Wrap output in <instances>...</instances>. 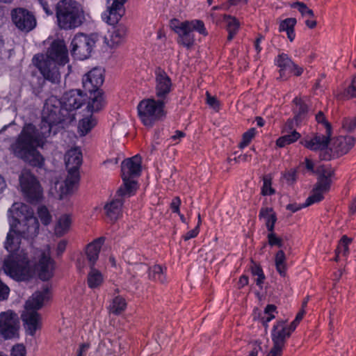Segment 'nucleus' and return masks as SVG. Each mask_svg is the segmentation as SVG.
Returning a JSON list of instances; mask_svg holds the SVG:
<instances>
[{"instance_id": "obj_1", "label": "nucleus", "mask_w": 356, "mask_h": 356, "mask_svg": "<svg viewBox=\"0 0 356 356\" xmlns=\"http://www.w3.org/2000/svg\"><path fill=\"white\" fill-rule=\"evenodd\" d=\"M56 106L47 102L42 113L40 128L33 124H26L19 134L10 145V152L17 158L31 166L41 168L44 159L38 150L43 147L46 138L49 136L53 126L65 121Z\"/></svg>"}, {"instance_id": "obj_2", "label": "nucleus", "mask_w": 356, "mask_h": 356, "mask_svg": "<svg viewBox=\"0 0 356 356\" xmlns=\"http://www.w3.org/2000/svg\"><path fill=\"white\" fill-rule=\"evenodd\" d=\"M36 235L29 232H22L19 230H13L12 225H10L4 245L10 255L4 261L3 270L6 275L15 280H27L31 276L29 259L26 253L20 249V243L22 237H33Z\"/></svg>"}, {"instance_id": "obj_3", "label": "nucleus", "mask_w": 356, "mask_h": 356, "mask_svg": "<svg viewBox=\"0 0 356 356\" xmlns=\"http://www.w3.org/2000/svg\"><path fill=\"white\" fill-rule=\"evenodd\" d=\"M33 60L44 79L52 83H59L60 74L57 65H65L69 61L65 42L61 40H54L49 47L45 57L43 55H35Z\"/></svg>"}, {"instance_id": "obj_4", "label": "nucleus", "mask_w": 356, "mask_h": 356, "mask_svg": "<svg viewBox=\"0 0 356 356\" xmlns=\"http://www.w3.org/2000/svg\"><path fill=\"white\" fill-rule=\"evenodd\" d=\"M50 298L48 288L35 292L25 305V310L21 318L24 323L26 332L31 336L35 334L37 330L41 327V316L38 310L42 307L46 301Z\"/></svg>"}, {"instance_id": "obj_5", "label": "nucleus", "mask_w": 356, "mask_h": 356, "mask_svg": "<svg viewBox=\"0 0 356 356\" xmlns=\"http://www.w3.org/2000/svg\"><path fill=\"white\" fill-rule=\"evenodd\" d=\"M56 15L58 26L64 30L79 27L84 19L82 8L75 0H60L56 6Z\"/></svg>"}, {"instance_id": "obj_6", "label": "nucleus", "mask_w": 356, "mask_h": 356, "mask_svg": "<svg viewBox=\"0 0 356 356\" xmlns=\"http://www.w3.org/2000/svg\"><path fill=\"white\" fill-rule=\"evenodd\" d=\"M10 211L13 214L10 222L13 230L38 234L39 222L30 206L22 202H15L13 204Z\"/></svg>"}, {"instance_id": "obj_7", "label": "nucleus", "mask_w": 356, "mask_h": 356, "mask_svg": "<svg viewBox=\"0 0 356 356\" xmlns=\"http://www.w3.org/2000/svg\"><path fill=\"white\" fill-rule=\"evenodd\" d=\"M170 27L178 35L177 43L187 49H190L195 43L194 31L203 35L208 34L204 22L199 19L180 22L175 18L170 21Z\"/></svg>"}, {"instance_id": "obj_8", "label": "nucleus", "mask_w": 356, "mask_h": 356, "mask_svg": "<svg viewBox=\"0 0 356 356\" xmlns=\"http://www.w3.org/2000/svg\"><path fill=\"white\" fill-rule=\"evenodd\" d=\"M123 185L117 191L119 196H131L137 188V183L132 179L141 172V159L138 155L124 160L121 164Z\"/></svg>"}, {"instance_id": "obj_9", "label": "nucleus", "mask_w": 356, "mask_h": 356, "mask_svg": "<svg viewBox=\"0 0 356 356\" xmlns=\"http://www.w3.org/2000/svg\"><path fill=\"white\" fill-rule=\"evenodd\" d=\"M68 175L65 186H60L59 197L62 199L65 195L73 191L79 181V169L82 163V154L79 149L73 148L67 151L65 156Z\"/></svg>"}, {"instance_id": "obj_10", "label": "nucleus", "mask_w": 356, "mask_h": 356, "mask_svg": "<svg viewBox=\"0 0 356 356\" xmlns=\"http://www.w3.org/2000/svg\"><path fill=\"white\" fill-rule=\"evenodd\" d=\"M167 101L154 98L141 100L137 106L138 114L142 123L152 127L156 122L165 118L166 112L165 105Z\"/></svg>"}, {"instance_id": "obj_11", "label": "nucleus", "mask_w": 356, "mask_h": 356, "mask_svg": "<svg viewBox=\"0 0 356 356\" xmlns=\"http://www.w3.org/2000/svg\"><path fill=\"white\" fill-rule=\"evenodd\" d=\"M318 172L319 173L318 181L313 189L312 194L308 197L303 207L321 202L324 197V194L330 190L334 171L331 168L321 166L318 169Z\"/></svg>"}, {"instance_id": "obj_12", "label": "nucleus", "mask_w": 356, "mask_h": 356, "mask_svg": "<svg viewBox=\"0 0 356 356\" xmlns=\"http://www.w3.org/2000/svg\"><path fill=\"white\" fill-rule=\"evenodd\" d=\"M19 184L23 195L29 202H38L42 197L41 186L34 175L23 170L19 176Z\"/></svg>"}, {"instance_id": "obj_13", "label": "nucleus", "mask_w": 356, "mask_h": 356, "mask_svg": "<svg viewBox=\"0 0 356 356\" xmlns=\"http://www.w3.org/2000/svg\"><path fill=\"white\" fill-rule=\"evenodd\" d=\"M85 100V95L80 90H71L66 92L59 102L60 106H57L63 120H72L74 116L70 114V112L80 108Z\"/></svg>"}, {"instance_id": "obj_14", "label": "nucleus", "mask_w": 356, "mask_h": 356, "mask_svg": "<svg viewBox=\"0 0 356 356\" xmlns=\"http://www.w3.org/2000/svg\"><path fill=\"white\" fill-rule=\"evenodd\" d=\"M97 41L95 35H87L79 33L74 35L71 42V54L77 59L88 58Z\"/></svg>"}, {"instance_id": "obj_15", "label": "nucleus", "mask_w": 356, "mask_h": 356, "mask_svg": "<svg viewBox=\"0 0 356 356\" xmlns=\"http://www.w3.org/2000/svg\"><path fill=\"white\" fill-rule=\"evenodd\" d=\"M19 319L17 315L11 310L0 313V337L4 339H11L19 337Z\"/></svg>"}, {"instance_id": "obj_16", "label": "nucleus", "mask_w": 356, "mask_h": 356, "mask_svg": "<svg viewBox=\"0 0 356 356\" xmlns=\"http://www.w3.org/2000/svg\"><path fill=\"white\" fill-rule=\"evenodd\" d=\"M290 336L285 328L284 322L280 321L275 325L272 331L273 346L267 356H281L286 339L289 338Z\"/></svg>"}, {"instance_id": "obj_17", "label": "nucleus", "mask_w": 356, "mask_h": 356, "mask_svg": "<svg viewBox=\"0 0 356 356\" xmlns=\"http://www.w3.org/2000/svg\"><path fill=\"white\" fill-rule=\"evenodd\" d=\"M275 65L280 68L278 79L281 80H286L291 74L300 76L303 72V68L295 64L286 54H280L275 58Z\"/></svg>"}, {"instance_id": "obj_18", "label": "nucleus", "mask_w": 356, "mask_h": 356, "mask_svg": "<svg viewBox=\"0 0 356 356\" xmlns=\"http://www.w3.org/2000/svg\"><path fill=\"white\" fill-rule=\"evenodd\" d=\"M155 94L158 99L166 101L173 89L170 77L160 67L155 70Z\"/></svg>"}, {"instance_id": "obj_19", "label": "nucleus", "mask_w": 356, "mask_h": 356, "mask_svg": "<svg viewBox=\"0 0 356 356\" xmlns=\"http://www.w3.org/2000/svg\"><path fill=\"white\" fill-rule=\"evenodd\" d=\"M12 20L15 26L21 31L29 32L36 26L34 15L24 8H17L12 12Z\"/></svg>"}, {"instance_id": "obj_20", "label": "nucleus", "mask_w": 356, "mask_h": 356, "mask_svg": "<svg viewBox=\"0 0 356 356\" xmlns=\"http://www.w3.org/2000/svg\"><path fill=\"white\" fill-rule=\"evenodd\" d=\"M36 270L38 272L39 277L42 280H48L53 276L54 261L51 258L49 247L40 253L38 263L36 265Z\"/></svg>"}, {"instance_id": "obj_21", "label": "nucleus", "mask_w": 356, "mask_h": 356, "mask_svg": "<svg viewBox=\"0 0 356 356\" xmlns=\"http://www.w3.org/2000/svg\"><path fill=\"white\" fill-rule=\"evenodd\" d=\"M104 83L103 72L100 68H93L83 78V86L86 92L90 94L92 92L99 91V87Z\"/></svg>"}, {"instance_id": "obj_22", "label": "nucleus", "mask_w": 356, "mask_h": 356, "mask_svg": "<svg viewBox=\"0 0 356 356\" xmlns=\"http://www.w3.org/2000/svg\"><path fill=\"white\" fill-rule=\"evenodd\" d=\"M127 0H107V22L110 24H116L124 15V3Z\"/></svg>"}, {"instance_id": "obj_23", "label": "nucleus", "mask_w": 356, "mask_h": 356, "mask_svg": "<svg viewBox=\"0 0 356 356\" xmlns=\"http://www.w3.org/2000/svg\"><path fill=\"white\" fill-rule=\"evenodd\" d=\"M330 135H316L312 138H305L301 140V144L307 149L313 151L323 150L329 143Z\"/></svg>"}, {"instance_id": "obj_24", "label": "nucleus", "mask_w": 356, "mask_h": 356, "mask_svg": "<svg viewBox=\"0 0 356 356\" xmlns=\"http://www.w3.org/2000/svg\"><path fill=\"white\" fill-rule=\"evenodd\" d=\"M355 144V138L350 136H340L334 142V151L339 156L347 154Z\"/></svg>"}, {"instance_id": "obj_25", "label": "nucleus", "mask_w": 356, "mask_h": 356, "mask_svg": "<svg viewBox=\"0 0 356 356\" xmlns=\"http://www.w3.org/2000/svg\"><path fill=\"white\" fill-rule=\"evenodd\" d=\"M117 195L119 197V198L113 200L109 203L106 204L104 207L106 215L111 220H116L122 215L123 204L122 198L126 197H121L118 194Z\"/></svg>"}, {"instance_id": "obj_26", "label": "nucleus", "mask_w": 356, "mask_h": 356, "mask_svg": "<svg viewBox=\"0 0 356 356\" xmlns=\"http://www.w3.org/2000/svg\"><path fill=\"white\" fill-rule=\"evenodd\" d=\"M104 242V237H99L92 243H89L86 248V254L90 266H94L99 257V253Z\"/></svg>"}, {"instance_id": "obj_27", "label": "nucleus", "mask_w": 356, "mask_h": 356, "mask_svg": "<svg viewBox=\"0 0 356 356\" xmlns=\"http://www.w3.org/2000/svg\"><path fill=\"white\" fill-rule=\"evenodd\" d=\"M259 219H264L268 232L275 229V224L277 221V216L273 208L261 207L259 214Z\"/></svg>"}, {"instance_id": "obj_28", "label": "nucleus", "mask_w": 356, "mask_h": 356, "mask_svg": "<svg viewBox=\"0 0 356 356\" xmlns=\"http://www.w3.org/2000/svg\"><path fill=\"white\" fill-rule=\"evenodd\" d=\"M127 34V27L122 24H119L110 33L107 44L111 47H114L120 44Z\"/></svg>"}, {"instance_id": "obj_29", "label": "nucleus", "mask_w": 356, "mask_h": 356, "mask_svg": "<svg viewBox=\"0 0 356 356\" xmlns=\"http://www.w3.org/2000/svg\"><path fill=\"white\" fill-rule=\"evenodd\" d=\"M223 19L226 23V30L228 32L227 40L230 41L238 33L240 23L235 17L229 15H224Z\"/></svg>"}, {"instance_id": "obj_30", "label": "nucleus", "mask_w": 356, "mask_h": 356, "mask_svg": "<svg viewBox=\"0 0 356 356\" xmlns=\"http://www.w3.org/2000/svg\"><path fill=\"white\" fill-rule=\"evenodd\" d=\"M104 282V277L102 273L94 268L90 266V270L88 274L87 284L90 289H96L99 287Z\"/></svg>"}, {"instance_id": "obj_31", "label": "nucleus", "mask_w": 356, "mask_h": 356, "mask_svg": "<svg viewBox=\"0 0 356 356\" xmlns=\"http://www.w3.org/2000/svg\"><path fill=\"white\" fill-rule=\"evenodd\" d=\"M296 18L290 17L282 20L279 26V31H286L287 37L291 42L293 41L296 33L294 32V26L296 24Z\"/></svg>"}, {"instance_id": "obj_32", "label": "nucleus", "mask_w": 356, "mask_h": 356, "mask_svg": "<svg viewBox=\"0 0 356 356\" xmlns=\"http://www.w3.org/2000/svg\"><path fill=\"white\" fill-rule=\"evenodd\" d=\"M165 268L160 265H154L149 268V278L151 280L163 284L166 282Z\"/></svg>"}, {"instance_id": "obj_33", "label": "nucleus", "mask_w": 356, "mask_h": 356, "mask_svg": "<svg viewBox=\"0 0 356 356\" xmlns=\"http://www.w3.org/2000/svg\"><path fill=\"white\" fill-rule=\"evenodd\" d=\"M293 103L295 104L293 108L295 120L296 122H300L307 115L308 106L301 98L298 97H296L293 99Z\"/></svg>"}, {"instance_id": "obj_34", "label": "nucleus", "mask_w": 356, "mask_h": 356, "mask_svg": "<svg viewBox=\"0 0 356 356\" xmlns=\"http://www.w3.org/2000/svg\"><path fill=\"white\" fill-rule=\"evenodd\" d=\"M71 218L68 215L61 216L55 227V234L58 236H62L64 235L70 229L71 225Z\"/></svg>"}, {"instance_id": "obj_35", "label": "nucleus", "mask_w": 356, "mask_h": 356, "mask_svg": "<svg viewBox=\"0 0 356 356\" xmlns=\"http://www.w3.org/2000/svg\"><path fill=\"white\" fill-rule=\"evenodd\" d=\"M90 101L88 102V108L91 112H96L99 111L103 106V97L100 91L92 92L90 95Z\"/></svg>"}, {"instance_id": "obj_36", "label": "nucleus", "mask_w": 356, "mask_h": 356, "mask_svg": "<svg viewBox=\"0 0 356 356\" xmlns=\"http://www.w3.org/2000/svg\"><path fill=\"white\" fill-rule=\"evenodd\" d=\"M275 264L277 271L279 274L284 277L286 273V256L283 250L277 251L275 257Z\"/></svg>"}, {"instance_id": "obj_37", "label": "nucleus", "mask_w": 356, "mask_h": 356, "mask_svg": "<svg viewBox=\"0 0 356 356\" xmlns=\"http://www.w3.org/2000/svg\"><path fill=\"white\" fill-rule=\"evenodd\" d=\"M126 307L127 302L125 299L121 296H116L113 299L109 306V311L112 314L118 315L124 312Z\"/></svg>"}, {"instance_id": "obj_38", "label": "nucleus", "mask_w": 356, "mask_h": 356, "mask_svg": "<svg viewBox=\"0 0 356 356\" xmlns=\"http://www.w3.org/2000/svg\"><path fill=\"white\" fill-rule=\"evenodd\" d=\"M300 134L293 130L291 133L280 137L276 141V145L280 147H284L288 145L295 143L300 138Z\"/></svg>"}, {"instance_id": "obj_39", "label": "nucleus", "mask_w": 356, "mask_h": 356, "mask_svg": "<svg viewBox=\"0 0 356 356\" xmlns=\"http://www.w3.org/2000/svg\"><path fill=\"white\" fill-rule=\"evenodd\" d=\"M96 120L92 116L82 119L79 123V129L82 136L86 135L96 125Z\"/></svg>"}, {"instance_id": "obj_40", "label": "nucleus", "mask_w": 356, "mask_h": 356, "mask_svg": "<svg viewBox=\"0 0 356 356\" xmlns=\"http://www.w3.org/2000/svg\"><path fill=\"white\" fill-rule=\"evenodd\" d=\"M352 239L343 236L339 242L336 251L338 252V255L347 256L349 254L348 245L351 243Z\"/></svg>"}, {"instance_id": "obj_41", "label": "nucleus", "mask_w": 356, "mask_h": 356, "mask_svg": "<svg viewBox=\"0 0 356 356\" xmlns=\"http://www.w3.org/2000/svg\"><path fill=\"white\" fill-rule=\"evenodd\" d=\"M256 132L257 131L254 128H251L246 132H245L242 136V140L239 143L238 147L241 149H243L245 147L248 146L252 140V138L254 137Z\"/></svg>"}, {"instance_id": "obj_42", "label": "nucleus", "mask_w": 356, "mask_h": 356, "mask_svg": "<svg viewBox=\"0 0 356 356\" xmlns=\"http://www.w3.org/2000/svg\"><path fill=\"white\" fill-rule=\"evenodd\" d=\"M38 214L42 223L44 225H49L51 221V216L46 207H40L38 209Z\"/></svg>"}, {"instance_id": "obj_43", "label": "nucleus", "mask_w": 356, "mask_h": 356, "mask_svg": "<svg viewBox=\"0 0 356 356\" xmlns=\"http://www.w3.org/2000/svg\"><path fill=\"white\" fill-rule=\"evenodd\" d=\"M267 238L268 243L271 247L277 246L278 248H282L283 245L282 239L275 233L274 230L268 232Z\"/></svg>"}, {"instance_id": "obj_44", "label": "nucleus", "mask_w": 356, "mask_h": 356, "mask_svg": "<svg viewBox=\"0 0 356 356\" xmlns=\"http://www.w3.org/2000/svg\"><path fill=\"white\" fill-rule=\"evenodd\" d=\"M276 307L274 305H268L264 310V316L262 317L263 323L268 326V323L275 318L273 312H275Z\"/></svg>"}, {"instance_id": "obj_45", "label": "nucleus", "mask_w": 356, "mask_h": 356, "mask_svg": "<svg viewBox=\"0 0 356 356\" xmlns=\"http://www.w3.org/2000/svg\"><path fill=\"white\" fill-rule=\"evenodd\" d=\"M263 186L261 193L264 195H270L275 193V190L271 187V178L266 175L263 177Z\"/></svg>"}, {"instance_id": "obj_46", "label": "nucleus", "mask_w": 356, "mask_h": 356, "mask_svg": "<svg viewBox=\"0 0 356 356\" xmlns=\"http://www.w3.org/2000/svg\"><path fill=\"white\" fill-rule=\"evenodd\" d=\"M343 96L347 98L356 97V75L353 77L351 83L344 89Z\"/></svg>"}, {"instance_id": "obj_47", "label": "nucleus", "mask_w": 356, "mask_h": 356, "mask_svg": "<svg viewBox=\"0 0 356 356\" xmlns=\"http://www.w3.org/2000/svg\"><path fill=\"white\" fill-rule=\"evenodd\" d=\"M124 257L130 264H136L140 261V256L133 250L127 251L124 253Z\"/></svg>"}, {"instance_id": "obj_48", "label": "nucleus", "mask_w": 356, "mask_h": 356, "mask_svg": "<svg viewBox=\"0 0 356 356\" xmlns=\"http://www.w3.org/2000/svg\"><path fill=\"white\" fill-rule=\"evenodd\" d=\"M201 224V218L200 214H198V222L197 226L192 230L188 231L186 234L183 236V238L184 241H188L191 238H193L197 236L200 232V225Z\"/></svg>"}, {"instance_id": "obj_49", "label": "nucleus", "mask_w": 356, "mask_h": 356, "mask_svg": "<svg viewBox=\"0 0 356 356\" xmlns=\"http://www.w3.org/2000/svg\"><path fill=\"white\" fill-rule=\"evenodd\" d=\"M316 120L318 123H321L325 126V127L326 129L327 134L330 135V129H331L330 124L327 121V120L325 117V115L322 111H319L316 115Z\"/></svg>"}, {"instance_id": "obj_50", "label": "nucleus", "mask_w": 356, "mask_h": 356, "mask_svg": "<svg viewBox=\"0 0 356 356\" xmlns=\"http://www.w3.org/2000/svg\"><path fill=\"white\" fill-rule=\"evenodd\" d=\"M295 8H297L298 11L301 13L302 15L314 17V12L312 10L309 9L305 3L297 2L294 5Z\"/></svg>"}, {"instance_id": "obj_51", "label": "nucleus", "mask_w": 356, "mask_h": 356, "mask_svg": "<svg viewBox=\"0 0 356 356\" xmlns=\"http://www.w3.org/2000/svg\"><path fill=\"white\" fill-rule=\"evenodd\" d=\"M343 128L348 131L356 129V118H346L343 121Z\"/></svg>"}, {"instance_id": "obj_52", "label": "nucleus", "mask_w": 356, "mask_h": 356, "mask_svg": "<svg viewBox=\"0 0 356 356\" xmlns=\"http://www.w3.org/2000/svg\"><path fill=\"white\" fill-rule=\"evenodd\" d=\"M11 356H26V348L22 344H17L13 346Z\"/></svg>"}, {"instance_id": "obj_53", "label": "nucleus", "mask_w": 356, "mask_h": 356, "mask_svg": "<svg viewBox=\"0 0 356 356\" xmlns=\"http://www.w3.org/2000/svg\"><path fill=\"white\" fill-rule=\"evenodd\" d=\"M10 292L8 286L0 280V301L8 298Z\"/></svg>"}, {"instance_id": "obj_54", "label": "nucleus", "mask_w": 356, "mask_h": 356, "mask_svg": "<svg viewBox=\"0 0 356 356\" xmlns=\"http://www.w3.org/2000/svg\"><path fill=\"white\" fill-rule=\"evenodd\" d=\"M207 103L212 107L215 110H218L219 108V102L218 99L215 97L211 96L209 92H207Z\"/></svg>"}, {"instance_id": "obj_55", "label": "nucleus", "mask_w": 356, "mask_h": 356, "mask_svg": "<svg viewBox=\"0 0 356 356\" xmlns=\"http://www.w3.org/2000/svg\"><path fill=\"white\" fill-rule=\"evenodd\" d=\"M90 348L88 343H81L76 350V356H86L87 352Z\"/></svg>"}, {"instance_id": "obj_56", "label": "nucleus", "mask_w": 356, "mask_h": 356, "mask_svg": "<svg viewBox=\"0 0 356 356\" xmlns=\"http://www.w3.org/2000/svg\"><path fill=\"white\" fill-rule=\"evenodd\" d=\"M181 204V200L179 197H175L172 199L170 204V208L174 213L179 214V206Z\"/></svg>"}, {"instance_id": "obj_57", "label": "nucleus", "mask_w": 356, "mask_h": 356, "mask_svg": "<svg viewBox=\"0 0 356 356\" xmlns=\"http://www.w3.org/2000/svg\"><path fill=\"white\" fill-rule=\"evenodd\" d=\"M38 1L47 15H50L53 14L52 10L49 5V0H38Z\"/></svg>"}, {"instance_id": "obj_58", "label": "nucleus", "mask_w": 356, "mask_h": 356, "mask_svg": "<svg viewBox=\"0 0 356 356\" xmlns=\"http://www.w3.org/2000/svg\"><path fill=\"white\" fill-rule=\"evenodd\" d=\"M251 271L252 275L254 276H260L264 275L262 268L256 264H254L252 266Z\"/></svg>"}, {"instance_id": "obj_59", "label": "nucleus", "mask_w": 356, "mask_h": 356, "mask_svg": "<svg viewBox=\"0 0 356 356\" xmlns=\"http://www.w3.org/2000/svg\"><path fill=\"white\" fill-rule=\"evenodd\" d=\"M67 246V241L65 240L60 241L57 245L56 252L58 255L62 254L65 250Z\"/></svg>"}, {"instance_id": "obj_60", "label": "nucleus", "mask_w": 356, "mask_h": 356, "mask_svg": "<svg viewBox=\"0 0 356 356\" xmlns=\"http://www.w3.org/2000/svg\"><path fill=\"white\" fill-rule=\"evenodd\" d=\"M299 323L296 321H293V322L291 323L290 325H287L285 324V328L287 330V332H289V334L291 335V333L295 330V329L296 328V326Z\"/></svg>"}, {"instance_id": "obj_61", "label": "nucleus", "mask_w": 356, "mask_h": 356, "mask_svg": "<svg viewBox=\"0 0 356 356\" xmlns=\"http://www.w3.org/2000/svg\"><path fill=\"white\" fill-rule=\"evenodd\" d=\"M305 168L309 171H311V172H314V165L313 161L311 159H309L308 158H306L305 160Z\"/></svg>"}, {"instance_id": "obj_62", "label": "nucleus", "mask_w": 356, "mask_h": 356, "mask_svg": "<svg viewBox=\"0 0 356 356\" xmlns=\"http://www.w3.org/2000/svg\"><path fill=\"white\" fill-rule=\"evenodd\" d=\"M185 136V134L181 131H176L175 134L171 136L172 140H177Z\"/></svg>"}, {"instance_id": "obj_63", "label": "nucleus", "mask_w": 356, "mask_h": 356, "mask_svg": "<svg viewBox=\"0 0 356 356\" xmlns=\"http://www.w3.org/2000/svg\"><path fill=\"white\" fill-rule=\"evenodd\" d=\"M264 37L259 35L254 42V48L257 52L259 54L261 51V47H260V42L263 40Z\"/></svg>"}, {"instance_id": "obj_64", "label": "nucleus", "mask_w": 356, "mask_h": 356, "mask_svg": "<svg viewBox=\"0 0 356 356\" xmlns=\"http://www.w3.org/2000/svg\"><path fill=\"white\" fill-rule=\"evenodd\" d=\"M248 284V277L246 275H242L238 281L240 287H243Z\"/></svg>"}]
</instances>
